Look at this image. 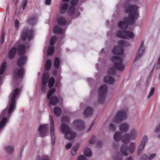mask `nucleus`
I'll return each mask as SVG.
<instances>
[{"label": "nucleus", "instance_id": "nucleus-1", "mask_svg": "<svg viewBox=\"0 0 160 160\" xmlns=\"http://www.w3.org/2000/svg\"><path fill=\"white\" fill-rule=\"evenodd\" d=\"M125 12L129 13V17L125 18L124 21H120L118 23V27L125 30L128 27V23L130 25H132L135 22V20L138 18L139 16V13L137 11L138 7L135 5H130V3H125L124 4Z\"/></svg>", "mask_w": 160, "mask_h": 160}, {"label": "nucleus", "instance_id": "nucleus-2", "mask_svg": "<svg viewBox=\"0 0 160 160\" xmlns=\"http://www.w3.org/2000/svg\"><path fill=\"white\" fill-rule=\"evenodd\" d=\"M60 130L64 134L65 138L68 140H73L76 137V133L72 131L69 127L64 123L61 125Z\"/></svg>", "mask_w": 160, "mask_h": 160}, {"label": "nucleus", "instance_id": "nucleus-3", "mask_svg": "<svg viewBox=\"0 0 160 160\" xmlns=\"http://www.w3.org/2000/svg\"><path fill=\"white\" fill-rule=\"evenodd\" d=\"M34 35V31L33 29L29 30L27 27H25L22 30L21 38L22 40H31L33 39Z\"/></svg>", "mask_w": 160, "mask_h": 160}, {"label": "nucleus", "instance_id": "nucleus-4", "mask_svg": "<svg viewBox=\"0 0 160 160\" xmlns=\"http://www.w3.org/2000/svg\"><path fill=\"white\" fill-rule=\"evenodd\" d=\"M129 45V44L126 41H119V46L115 47L112 51V52L118 55H122L124 52L123 47Z\"/></svg>", "mask_w": 160, "mask_h": 160}, {"label": "nucleus", "instance_id": "nucleus-5", "mask_svg": "<svg viewBox=\"0 0 160 160\" xmlns=\"http://www.w3.org/2000/svg\"><path fill=\"white\" fill-rule=\"evenodd\" d=\"M19 93V91L18 88H16L12 92L10 99L11 103L8 110V114L11 113L13 111V110L15 107L16 98Z\"/></svg>", "mask_w": 160, "mask_h": 160}, {"label": "nucleus", "instance_id": "nucleus-6", "mask_svg": "<svg viewBox=\"0 0 160 160\" xmlns=\"http://www.w3.org/2000/svg\"><path fill=\"white\" fill-rule=\"evenodd\" d=\"M111 60L114 62V67L116 69L119 71H123L124 69V65L122 64L123 59L117 56L112 58Z\"/></svg>", "mask_w": 160, "mask_h": 160}, {"label": "nucleus", "instance_id": "nucleus-7", "mask_svg": "<svg viewBox=\"0 0 160 160\" xmlns=\"http://www.w3.org/2000/svg\"><path fill=\"white\" fill-rule=\"evenodd\" d=\"M135 144L134 143L131 142L130 143L129 147H127L124 145L122 146L120 149V152L122 155L125 156H127L128 153V150L129 152L131 153H132L135 149Z\"/></svg>", "mask_w": 160, "mask_h": 160}, {"label": "nucleus", "instance_id": "nucleus-8", "mask_svg": "<svg viewBox=\"0 0 160 160\" xmlns=\"http://www.w3.org/2000/svg\"><path fill=\"white\" fill-rule=\"evenodd\" d=\"M116 35L117 37L124 39H128L129 38L132 39L134 36V34L132 32L126 30H123V32L120 30L116 32Z\"/></svg>", "mask_w": 160, "mask_h": 160}, {"label": "nucleus", "instance_id": "nucleus-9", "mask_svg": "<svg viewBox=\"0 0 160 160\" xmlns=\"http://www.w3.org/2000/svg\"><path fill=\"white\" fill-rule=\"evenodd\" d=\"M127 118L126 113L123 111H118L113 119V122L117 123H119L121 121L125 120Z\"/></svg>", "mask_w": 160, "mask_h": 160}, {"label": "nucleus", "instance_id": "nucleus-10", "mask_svg": "<svg viewBox=\"0 0 160 160\" xmlns=\"http://www.w3.org/2000/svg\"><path fill=\"white\" fill-rule=\"evenodd\" d=\"M25 73V69L23 68H16L13 71L14 78L16 80L22 79Z\"/></svg>", "mask_w": 160, "mask_h": 160}, {"label": "nucleus", "instance_id": "nucleus-11", "mask_svg": "<svg viewBox=\"0 0 160 160\" xmlns=\"http://www.w3.org/2000/svg\"><path fill=\"white\" fill-rule=\"evenodd\" d=\"M50 123V135L52 146H54L55 143V136L54 126L52 117H49Z\"/></svg>", "mask_w": 160, "mask_h": 160}, {"label": "nucleus", "instance_id": "nucleus-12", "mask_svg": "<svg viewBox=\"0 0 160 160\" xmlns=\"http://www.w3.org/2000/svg\"><path fill=\"white\" fill-rule=\"evenodd\" d=\"M101 104L103 103L105 100L106 95L107 93L108 88L106 85L101 86Z\"/></svg>", "mask_w": 160, "mask_h": 160}, {"label": "nucleus", "instance_id": "nucleus-13", "mask_svg": "<svg viewBox=\"0 0 160 160\" xmlns=\"http://www.w3.org/2000/svg\"><path fill=\"white\" fill-rule=\"evenodd\" d=\"M16 51L19 57L24 55L26 52V48L24 45L19 44L17 46H15Z\"/></svg>", "mask_w": 160, "mask_h": 160}, {"label": "nucleus", "instance_id": "nucleus-14", "mask_svg": "<svg viewBox=\"0 0 160 160\" xmlns=\"http://www.w3.org/2000/svg\"><path fill=\"white\" fill-rule=\"evenodd\" d=\"M73 124L78 131L82 130L85 127L83 121L80 120L74 121L73 122Z\"/></svg>", "mask_w": 160, "mask_h": 160}, {"label": "nucleus", "instance_id": "nucleus-15", "mask_svg": "<svg viewBox=\"0 0 160 160\" xmlns=\"http://www.w3.org/2000/svg\"><path fill=\"white\" fill-rule=\"evenodd\" d=\"M144 41L141 42V45L138 50L137 54L136 56L134 61H137L142 55L144 51Z\"/></svg>", "mask_w": 160, "mask_h": 160}, {"label": "nucleus", "instance_id": "nucleus-16", "mask_svg": "<svg viewBox=\"0 0 160 160\" xmlns=\"http://www.w3.org/2000/svg\"><path fill=\"white\" fill-rule=\"evenodd\" d=\"M19 57L20 58L17 60V64L19 67L23 68L22 67L26 63L27 58V57L24 55Z\"/></svg>", "mask_w": 160, "mask_h": 160}, {"label": "nucleus", "instance_id": "nucleus-17", "mask_svg": "<svg viewBox=\"0 0 160 160\" xmlns=\"http://www.w3.org/2000/svg\"><path fill=\"white\" fill-rule=\"evenodd\" d=\"M47 130V126L46 125H40L38 128V131L40 133V136L42 137L45 136Z\"/></svg>", "mask_w": 160, "mask_h": 160}, {"label": "nucleus", "instance_id": "nucleus-18", "mask_svg": "<svg viewBox=\"0 0 160 160\" xmlns=\"http://www.w3.org/2000/svg\"><path fill=\"white\" fill-rule=\"evenodd\" d=\"M68 5L67 3H62L61 2L59 6V13L61 14H63L67 10Z\"/></svg>", "mask_w": 160, "mask_h": 160}, {"label": "nucleus", "instance_id": "nucleus-19", "mask_svg": "<svg viewBox=\"0 0 160 160\" xmlns=\"http://www.w3.org/2000/svg\"><path fill=\"white\" fill-rule=\"evenodd\" d=\"M129 128V126L128 124L122 123L120 125L119 130L121 132L126 133L128 131Z\"/></svg>", "mask_w": 160, "mask_h": 160}, {"label": "nucleus", "instance_id": "nucleus-20", "mask_svg": "<svg viewBox=\"0 0 160 160\" xmlns=\"http://www.w3.org/2000/svg\"><path fill=\"white\" fill-rule=\"evenodd\" d=\"M16 52L15 47H13L8 53V56L9 59H13L16 55Z\"/></svg>", "mask_w": 160, "mask_h": 160}, {"label": "nucleus", "instance_id": "nucleus-21", "mask_svg": "<svg viewBox=\"0 0 160 160\" xmlns=\"http://www.w3.org/2000/svg\"><path fill=\"white\" fill-rule=\"evenodd\" d=\"M93 110L90 107H87L84 110L83 114L86 117H88L92 115Z\"/></svg>", "mask_w": 160, "mask_h": 160}, {"label": "nucleus", "instance_id": "nucleus-22", "mask_svg": "<svg viewBox=\"0 0 160 160\" xmlns=\"http://www.w3.org/2000/svg\"><path fill=\"white\" fill-rule=\"evenodd\" d=\"M131 137L129 134H124L122 138V142L125 144H128L130 141Z\"/></svg>", "mask_w": 160, "mask_h": 160}, {"label": "nucleus", "instance_id": "nucleus-23", "mask_svg": "<svg viewBox=\"0 0 160 160\" xmlns=\"http://www.w3.org/2000/svg\"><path fill=\"white\" fill-rule=\"evenodd\" d=\"M59 99L56 96H52L51 99H49V104L55 106L58 103Z\"/></svg>", "mask_w": 160, "mask_h": 160}, {"label": "nucleus", "instance_id": "nucleus-24", "mask_svg": "<svg viewBox=\"0 0 160 160\" xmlns=\"http://www.w3.org/2000/svg\"><path fill=\"white\" fill-rule=\"evenodd\" d=\"M58 24L61 26H64L67 23L65 18L62 17H61L59 18L57 20Z\"/></svg>", "mask_w": 160, "mask_h": 160}, {"label": "nucleus", "instance_id": "nucleus-25", "mask_svg": "<svg viewBox=\"0 0 160 160\" xmlns=\"http://www.w3.org/2000/svg\"><path fill=\"white\" fill-rule=\"evenodd\" d=\"M53 32L55 34H62L63 32V29L58 26L54 27L53 29Z\"/></svg>", "mask_w": 160, "mask_h": 160}, {"label": "nucleus", "instance_id": "nucleus-26", "mask_svg": "<svg viewBox=\"0 0 160 160\" xmlns=\"http://www.w3.org/2000/svg\"><path fill=\"white\" fill-rule=\"evenodd\" d=\"M37 20V17L35 15L31 16L28 19V22L29 24L32 26L35 24Z\"/></svg>", "mask_w": 160, "mask_h": 160}, {"label": "nucleus", "instance_id": "nucleus-27", "mask_svg": "<svg viewBox=\"0 0 160 160\" xmlns=\"http://www.w3.org/2000/svg\"><path fill=\"white\" fill-rule=\"evenodd\" d=\"M104 82L108 83L109 84H112L115 81V79L113 77L106 76L104 78Z\"/></svg>", "mask_w": 160, "mask_h": 160}, {"label": "nucleus", "instance_id": "nucleus-28", "mask_svg": "<svg viewBox=\"0 0 160 160\" xmlns=\"http://www.w3.org/2000/svg\"><path fill=\"white\" fill-rule=\"evenodd\" d=\"M113 138L116 141L118 142L120 141L121 138V133L119 132H116L114 135Z\"/></svg>", "mask_w": 160, "mask_h": 160}, {"label": "nucleus", "instance_id": "nucleus-29", "mask_svg": "<svg viewBox=\"0 0 160 160\" xmlns=\"http://www.w3.org/2000/svg\"><path fill=\"white\" fill-rule=\"evenodd\" d=\"M52 62L51 60H48L46 63L45 66V69L47 71H49L51 67Z\"/></svg>", "mask_w": 160, "mask_h": 160}, {"label": "nucleus", "instance_id": "nucleus-30", "mask_svg": "<svg viewBox=\"0 0 160 160\" xmlns=\"http://www.w3.org/2000/svg\"><path fill=\"white\" fill-rule=\"evenodd\" d=\"M54 114L57 116H60L62 113L61 109L57 107H56L54 109Z\"/></svg>", "mask_w": 160, "mask_h": 160}, {"label": "nucleus", "instance_id": "nucleus-31", "mask_svg": "<svg viewBox=\"0 0 160 160\" xmlns=\"http://www.w3.org/2000/svg\"><path fill=\"white\" fill-rule=\"evenodd\" d=\"M54 48L53 46H49L47 50V54L48 56H51L54 53Z\"/></svg>", "mask_w": 160, "mask_h": 160}, {"label": "nucleus", "instance_id": "nucleus-32", "mask_svg": "<svg viewBox=\"0 0 160 160\" xmlns=\"http://www.w3.org/2000/svg\"><path fill=\"white\" fill-rule=\"evenodd\" d=\"M156 156V153L152 154H150L148 157L147 155L145 154L143 155V158H142V160H146V159H148V160H151L153 159Z\"/></svg>", "mask_w": 160, "mask_h": 160}, {"label": "nucleus", "instance_id": "nucleus-33", "mask_svg": "<svg viewBox=\"0 0 160 160\" xmlns=\"http://www.w3.org/2000/svg\"><path fill=\"white\" fill-rule=\"evenodd\" d=\"M55 83V79L53 77H51L48 80V86L51 88L54 86Z\"/></svg>", "mask_w": 160, "mask_h": 160}, {"label": "nucleus", "instance_id": "nucleus-34", "mask_svg": "<svg viewBox=\"0 0 160 160\" xmlns=\"http://www.w3.org/2000/svg\"><path fill=\"white\" fill-rule=\"evenodd\" d=\"M56 90L54 88H52L50 89L48 92L47 98L48 99H50V97L55 92Z\"/></svg>", "mask_w": 160, "mask_h": 160}, {"label": "nucleus", "instance_id": "nucleus-35", "mask_svg": "<svg viewBox=\"0 0 160 160\" xmlns=\"http://www.w3.org/2000/svg\"><path fill=\"white\" fill-rule=\"evenodd\" d=\"M84 154L85 156L89 157L92 155V152L91 150L88 148H87L84 152Z\"/></svg>", "mask_w": 160, "mask_h": 160}, {"label": "nucleus", "instance_id": "nucleus-36", "mask_svg": "<svg viewBox=\"0 0 160 160\" xmlns=\"http://www.w3.org/2000/svg\"><path fill=\"white\" fill-rule=\"evenodd\" d=\"M4 149L9 153L10 154L11 152H13L14 151V147L13 146H9L6 147Z\"/></svg>", "mask_w": 160, "mask_h": 160}, {"label": "nucleus", "instance_id": "nucleus-37", "mask_svg": "<svg viewBox=\"0 0 160 160\" xmlns=\"http://www.w3.org/2000/svg\"><path fill=\"white\" fill-rule=\"evenodd\" d=\"M60 60L58 58L56 57L55 58L54 61V66L55 68L58 69V68L60 65Z\"/></svg>", "mask_w": 160, "mask_h": 160}, {"label": "nucleus", "instance_id": "nucleus-38", "mask_svg": "<svg viewBox=\"0 0 160 160\" xmlns=\"http://www.w3.org/2000/svg\"><path fill=\"white\" fill-rule=\"evenodd\" d=\"M75 11V8L74 7H70L68 11V15L70 16L72 15L74 13Z\"/></svg>", "mask_w": 160, "mask_h": 160}, {"label": "nucleus", "instance_id": "nucleus-39", "mask_svg": "<svg viewBox=\"0 0 160 160\" xmlns=\"http://www.w3.org/2000/svg\"><path fill=\"white\" fill-rule=\"evenodd\" d=\"M7 117H4L2 119L1 122H0V129L4 126L7 122Z\"/></svg>", "mask_w": 160, "mask_h": 160}, {"label": "nucleus", "instance_id": "nucleus-40", "mask_svg": "<svg viewBox=\"0 0 160 160\" xmlns=\"http://www.w3.org/2000/svg\"><path fill=\"white\" fill-rule=\"evenodd\" d=\"M79 146V145L78 144L77 146L73 147L71 151V153L72 155H75L77 152L78 149V148Z\"/></svg>", "mask_w": 160, "mask_h": 160}, {"label": "nucleus", "instance_id": "nucleus-41", "mask_svg": "<svg viewBox=\"0 0 160 160\" xmlns=\"http://www.w3.org/2000/svg\"><path fill=\"white\" fill-rule=\"evenodd\" d=\"M36 160H50V158L49 156H45L40 157L39 156H38Z\"/></svg>", "mask_w": 160, "mask_h": 160}, {"label": "nucleus", "instance_id": "nucleus-42", "mask_svg": "<svg viewBox=\"0 0 160 160\" xmlns=\"http://www.w3.org/2000/svg\"><path fill=\"white\" fill-rule=\"evenodd\" d=\"M108 73L110 75H114L116 73V70L112 68H109L108 71Z\"/></svg>", "mask_w": 160, "mask_h": 160}, {"label": "nucleus", "instance_id": "nucleus-43", "mask_svg": "<svg viewBox=\"0 0 160 160\" xmlns=\"http://www.w3.org/2000/svg\"><path fill=\"white\" fill-rule=\"evenodd\" d=\"M137 132L134 130H132L129 134L132 138H134L136 136Z\"/></svg>", "mask_w": 160, "mask_h": 160}, {"label": "nucleus", "instance_id": "nucleus-44", "mask_svg": "<svg viewBox=\"0 0 160 160\" xmlns=\"http://www.w3.org/2000/svg\"><path fill=\"white\" fill-rule=\"evenodd\" d=\"M155 91V88H151L147 98H150L153 94Z\"/></svg>", "mask_w": 160, "mask_h": 160}, {"label": "nucleus", "instance_id": "nucleus-45", "mask_svg": "<svg viewBox=\"0 0 160 160\" xmlns=\"http://www.w3.org/2000/svg\"><path fill=\"white\" fill-rule=\"evenodd\" d=\"M148 141V137L147 136H144L143 138L141 143L144 144L145 145L146 142Z\"/></svg>", "mask_w": 160, "mask_h": 160}, {"label": "nucleus", "instance_id": "nucleus-46", "mask_svg": "<svg viewBox=\"0 0 160 160\" xmlns=\"http://www.w3.org/2000/svg\"><path fill=\"white\" fill-rule=\"evenodd\" d=\"M109 128L110 130L113 132L115 131L116 129L115 126L112 123L110 124Z\"/></svg>", "mask_w": 160, "mask_h": 160}, {"label": "nucleus", "instance_id": "nucleus-47", "mask_svg": "<svg viewBox=\"0 0 160 160\" xmlns=\"http://www.w3.org/2000/svg\"><path fill=\"white\" fill-rule=\"evenodd\" d=\"M160 130V123L156 126L154 130V132L155 133H158L159 132Z\"/></svg>", "mask_w": 160, "mask_h": 160}, {"label": "nucleus", "instance_id": "nucleus-48", "mask_svg": "<svg viewBox=\"0 0 160 160\" xmlns=\"http://www.w3.org/2000/svg\"><path fill=\"white\" fill-rule=\"evenodd\" d=\"M7 66V62H4L2 63L0 68H2L6 70V69Z\"/></svg>", "mask_w": 160, "mask_h": 160}, {"label": "nucleus", "instance_id": "nucleus-49", "mask_svg": "<svg viewBox=\"0 0 160 160\" xmlns=\"http://www.w3.org/2000/svg\"><path fill=\"white\" fill-rule=\"evenodd\" d=\"M95 136H92L91 139L89 140V143L90 144H93L95 143Z\"/></svg>", "mask_w": 160, "mask_h": 160}, {"label": "nucleus", "instance_id": "nucleus-50", "mask_svg": "<svg viewBox=\"0 0 160 160\" xmlns=\"http://www.w3.org/2000/svg\"><path fill=\"white\" fill-rule=\"evenodd\" d=\"M41 90L43 92H45L47 91L46 85L42 84L41 86Z\"/></svg>", "mask_w": 160, "mask_h": 160}, {"label": "nucleus", "instance_id": "nucleus-51", "mask_svg": "<svg viewBox=\"0 0 160 160\" xmlns=\"http://www.w3.org/2000/svg\"><path fill=\"white\" fill-rule=\"evenodd\" d=\"M69 118L68 116H65L63 117L62 119V122H67L69 121Z\"/></svg>", "mask_w": 160, "mask_h": 160}, {"label": "nucleus", "instance_id": "nucleus-52", "mask_svg": "<svg viewBox=\"0 0 160 160\" xmlns=\"http://www.w3.org/2000/svg\"><path fill=\"white\" fill-rule=\"evenodd\" d=\"M8 114L7 109L6 108L2 112L1 114V117H4L6 115V114Z\"/></svg>", "mask_w": 160, "mask_h": 160}, {"label": "nucleus", "instance_id": "nucleus-53", "mask_svg": "<svg viewBox=\"0 0 160 160\" xmlns=\"http://www.w3.org/2000/svg\"><path fill=\"white\" fill-rule=\"evenodd\" d=\"M27 0H25L23 2L22 5H21V7L22 8V9L23 10H24L25 9V8L27 4Z\"/></svg>", "mask_w": 160, "mask_h": 160}, {"label": "nucleus", "instance_id": "nucleus-54", "mask_svg": "<svg viewBox=\"0 0 160 160\" xmlns=\"http://www.w3.org/2000/svg\"><path fill=\"white\" fill-rule=\"evenodd\" d=\"M19 22L18 20L16 19L14 21V25L16 29H18L19 28Z\"/></svg>", "mask_w": 160, "mask_h": 160}, {"label": "nucleus", "instance_id": "nucleus-55", "mask_svg": "<svg viewBox=\"0 0 160 160\" xmlns=\"http://www.w3.org/2000/svg\"><path fill=\"white\" fill-rule=\"evenodd\" d=\"M49 74L48 72L44 73L42 77V78L48 79L49 78Z\"/></svg>", "mask_w": 160, "mask_h": 160}, {"label": "nucleus", "instance_id": "nucleus-56", "mask_svg": "<svg viewBox=\"0 0 160 160\" xmlns=\"http://www.w3.org/2000/svg\"><path fill=\"white\" fill-rule=\"evenodd\" d=\"M79 0H71V5L72 6H74L78 3Z\"/></svg>", "mask_w": 160, "mask_h": 160}, {"label": "nucleus", "instance_id": "nucleus-57", "mask_svg": "<svg viewBox=\"0 0 160 160\" xmlns=\"http://www.w3.org/2000/svg\"><path fill=\"white\" fill-rule=\"evenodd\" d=\"M98 104H99L100 103V87L98 88Z\"/></svg>", "mask_w": 160, "mask_h": 160}, {"label": "nucleus", "instance_id": "nucleus-58", "mask_svg": "<svg viewBox=\"0 0 160 160\" xmlns=\"http://www.w3.org/2000/svg\"><path fill=\"white\" fill-rule=\"evenodd\" d=\"M86 158L83 155H80L78 158V160H86Z\"/></svg>", "mask_w": 160, "mask_h": 160}, {"label": "nucleus", "instance_id": "nucleus-59", "mask_svg": "<svg viewBox=\"0 0 160 160\" xmlns=\"http://www.w3.org/2000/svg\"><path fill=\"white\" fill-rule=\"evenodd\" d=\"M5 36V33L4 32L2 31V35L1 38V40H4Z\"/></svg>", "mask_w": 160, "mask_h": 160}, {"label": "nucleus", "instance_id": "nucleus-60", "mask_svg": "<svg viewBox=\"0 0 160 160\" xmlns=\"http://www.w3.org/2000/svg\"><path fill=\"white\" fill-rule=\"evenodd\" d=\"M48 79H45L42 78V84L46 85L48 82Z\"/></svg>", "mask_w": 160, "mask_h": 160}, {"label": "nucleus", "instance_id": "nucleus-61", "mask_svg": "<svg viewBox=\"0 0 160 160\" xmlns=\"http://www.w3.org/2000/svg\"><path fill=\"white\" fill-rule=\"evenodd\" d=\"M145 146V145H144V144H143L141 143L138 148V149L143 150Z\"/></svg>", "mask_w": 160, "mask_h": 160}, {"label": "nucleus", "instance_id": "nucleus-62", "mask_svg": "<svg viewBox=\"0 0 160 160\" xmlns=\"http://www.w3.org/2000/svg\"><path fill=\"white\" fill-rule=\"evenodd\" d=\"M72 147V144L71 143H69L66 146V148L67 149H68Z\"/></svg>", "mask_w": 160, "mask_h": 160}, {"label": "nucleus", "instance_id": "nucleus-63", "mask_svg": "<svg viewBox=\"0 0 160 160\" xmlns=\"http://www.w3.org/2000/svg\"><path fill=\"white\" fill-rule=\"evenodd\" d=\"M51 0H45V3L46 5H49L51 3Z\"/></svg>", "mask_w": 160, "mask_h": 160}, {"label": "nucleus", "instance_id": "nucleus-64", "mask_svg": "<svg viewBox=\"0 0 160 160\" xmlns=\"http://www.w3.org/2000/svg\"><path fill=\"white\" fill-rule=\"evenodd\" d=\"M142 150L138 149V150L137 152V155H140L142 152Z\"/></svg>", "mask_w": 160, "mask_h": 160}]
</instances>
